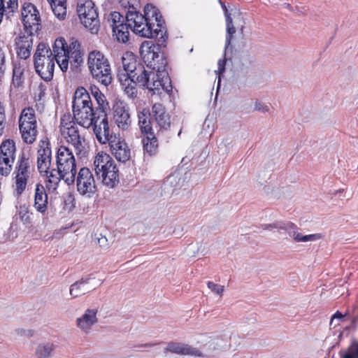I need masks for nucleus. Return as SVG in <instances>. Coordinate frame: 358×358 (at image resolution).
<instances>
[{
    "label": "nucleus",
    "mask_w": 358,
    "mask_h": 358,
    "mask_svg": "<svg viewBox=\"0 0 358 358\" xmlns=\"http://www.w3.org/2000/svg\"><path fill=\"white\" fill-rule=\"evenodd\" d=\"M107 142L109 143L111 153L114 155L115 159L121 162H127L131 157V150L128 145L120 138L116 139L115 137L112 136V133L110 131V137Z\"/></svg>",
    "instance_id": "f3484780"
},
{
    "label": "nucleus",
    "mask_w": 358,
    "mask_h": 358,
    "mask_svg": "<svg viewBox=\"0 0 358 358\" xmlns=\"http://www.w3.org/2000/svg\"><path fill=\"white\" fill-rule=\"evenodd\" d=\"M5 53V47L0 44V78L3 76L6 68Z\"/></svg>",
    "instance_id": "79ce46f5"
},
{
    "label": "nucleus",
    "mask_w": 358,
    "mask_h": 358,
    "mask_svg": "<svg viewBox=\"0 0 358 358\" xmlns=\"http://www.w3.org/2000/svg\"><path fill=\"white\" fill-rule=\"evenodd\" d=\"M57 168L68 176L66 183L69 185L75 182L77 173L76 164L72 151L66 146H60L57 153Z\"/></svg>",
    "instance_id": "1a4fd4ad"
},
{
    "label": "nucleus",
    "mask_w": 358,
    "mask_h": 358,
    "mask_svg": "<svg viewBox=\"0 0 358 358\" xmlns=\"http://www.w3.org/2000/svg\"><path fill=\"white\" fill-rule=\"evenodd\" d=\"M181 131H182V130L180 129V131L178 132V136H180Z\"/></svg>",
    "instance_id": "680f3d73"
},
{
    "label": "nucleus",
    "mask_w": 358,
    "mask_h": 358,
    "mask_svg": "<svg viewBox=\"0 0 358 358\" xmlns=\"http://www.w3.org/2000/svg\"><path fill=\"white\" fill-rule=\"evenodd\" d=\"M194 248V245H189V248L190 249V248Z\"/></svg>",
    "instance_id": "e2e57ef3"
},
{
    "label": "nucleus",
    "mask_w": 358,
    "mask_h": 358,
    "mask_svg": "<svg viewBox=\"0 0 358 358\" xmlns=\"http://www.w3.org/2000/svg\"><path fill=\"white\" fill-rule=\"evenodd\" d=\"M3 6H6V10H8L9 12L14 13L18 8L17 0H2Z\"/></svg>",
    "instance_id": "c03bdc74"
},
{
    "label": "nucleus",
    "mask_w": 358,
    "mask_h": 358,
    "mask_svg": "<svg viewBox=\"0 0 358 358\" xmlns=\"http://www.w3.org/2000/svg\"><path fill=\"white\" fill-rule=\"evenodd\" d=\"M131 73L124 71L123 70L122 71H119L117 77L121 85H125L127 83H131V81H136V78L134 77H131Z\"/></svg>",
    "instance_id": "a19ab883"
},
{
    "label": "nucleus",
    "mask_w": 358,
    "mask_h": 358,
    "mask_svg": "<svg viewBox=\"0 0 358 358\" xmlns=\"http://www.w3.org/2000/svg\"><path fill=\"white\" fill-rule=\"evenodd\" d=\"M90 91L96 101L97 107L96 108V115L98 117H103V129L104 134H108V121L107 117V111L109 109L108 103L106 100L105 95L101 92L99 88L96 85H91L90 87Z\"/></svg>",
    "instance_id": "4468645a"
},
{
    "label": "nucleus",
    "mask_w": 358,
    "mask_h": 358,
    "mask_svg": "<svg viewBox=\"0 0 358 358\" xmlns=\"http://www.w3.org/2000/svg\"><path fill=\"white\" fill-rule=\"evenodd\" d=\"M225 16H226V41H225V52L229 49L231 45L232 38L234 37V34L236 33V29L232 22V18L230 16V14L228 13L227 10H225Z\"/></svg>",
    "instance_id": "2f4dec72"
},
{
    "label": "nucleus",
    "mask_w": 358,
    "mask_h": 358,
    "mask_svg": "<svg viewBox=\"0 0 358 358\" xmlns=\"http://www.w3.org/2000/svg\"><path fill=\"white\" fill-rule=\"evenodd\" d=\"M344 317V315H343L341 312L339 311H337L335 314H334L331 318V321H330V326H332L334 325V320H341Z\"/></svg>",
    "instance_id": "864d4df0"
},
{
    "label": "nucleus",
    "mask_w": 358,
    "mask_h": 358,
    "mask_svg": "<svg viewBox=\"0 0 358 358\" xmlns=\"http://www.w3.org/2000/svg\"><path fill=\"white\" fill-rule=\"evenodd\" d=\"M356 351H357V357H358V346H357V348Z\"/></svg>",
    "instance_id": "0e129e2a"
},
{
    "label": "nucleus",
    "mask_w": 358,
    "mask_h": 358,
    "mask_svg": "<svg viewBox=\"0 0 358 358\" xmlns=\"http://www.w3.org/2000/svg\"><path fill=\"white\" fill-rule=\"evenodd\" d=\"M338 324V323H336V321L334 320V324L331 327H336Z\"/></svg>",
    "instance_id": "bf43d9fd"
},
{
    "label": "nucleus",
    "mask_w": 358,
    "mask_h": 358,
    "mask_svg": "<svg viewBox=\"0 0 358 358\" xmlns=\"http://www.w3.org/2000/svg\"><path fill=\"white\" fill-rule=\"evenodd\" d=\"M281 229L286 231L289 236L293 238L295 234L298 231L299 228L292 222H282Z\"/></svg>",
    "instance_id": "ea45409f"
},
{
    "label": "nucleus",
    "mask_w": 358,
    "mask_h": 358,
    "mask_svg": "<svg viewBox=\"0 0 358 358\" xmlns=\"http://www.w3.org/2000/svg\"><path fill=\"white\" fill-rule=\"evenodd\" d=\"M87 66L93 79L107 87L113 80L110 62L105 55L98 50L88 54Z\"/></svg>",
    "instance_id": "39448f33"
},
{
    "label": "nucleus",
    "mask_w": 358,
    "mask_h": 358,
    "mask_svg": "<svg viewBox=\"0 0 358 358\" xmlns=\"http://www.w3.org/2000/svg\"><path fill=\"white\" fill-rule=\"evenodd\" d=\"M84 52L80 50V43L71 38L67 43L62 38L55 40L52 51L45 43L38 45L34 57V68L36 73L42 79L49 81L52 79L55 69V61L57 62L60 69L66 72L69 66V59H73L76 66L83 63Z\"/></svg>",
    "instance_id": "f257e3e1"
},
{
    "label": "nucleus",
    "mask_w": 358,
    "mask_h": 358,
    "mask_svg": "<svg viewBox=\"0 0 358 358\" xmlns=\"http://www.w3.org/2000/svg\"><path fill=\"white\" fill-rule=\"evenodd\" d=\"M95 173L103 185L113 187L119 182V170L113 158L105 152H99L94 160Z\"/></svg>",
    "instance_id": "423d86ee"
},
{
    "label": "nucleus",
    "mask_w": 358,
    "mask_h": 358,
    "mask_svg": "<svg viewBox=\"0 0 358 358\" xmlns=\"http://www.w3.org/2000/svg\"><path fill=\"white\" fill-rule=\"evenodd\" d=\"M92 106V103L89 92L84 87L78 88L74 93L73 108Z\"/></svg>",
    "instance_id": "393cba45"
},
{
    "label": "nucleus",
    "mask_w": 358,
    "mask_h": 358,
    "mask_svg": "<svg viewBox=\"0 0 358 358\" xmlns=\"http://www.w3.org/2000/svg\"><path fill=\"white\" fill-rule=\"evenodd\" d=\"M254 109L262 113H266L268 111L269 108L268 106H267L266 103L259 101H256L255 103Z\"/></svg>",
    "instance_id": "09e8293b"
},
{
    "label": "nucleus",
    "mask_w": 358,
    "mask_h": 358,
    "mask_svg": "<svg viewBox=\"0 0 358 358\" xmlns=\"http://www.w3.org/2000/svg\"><path fill=\"white\" fill-rule=\"evenodd\" d=\"M48 176V184L47 187L49 189L55 190L59 182L61 180H64L66 182V178H68V176L66 174H64V172H62L59 171L58 168L57 169H50L48 170V173L46 174Z\"/></svg>",
    "instance_id": "a878e982"
},
{
    "label": "nucleus",
    "mask_w": 358,
    "mask_h": 358,
    "mask_svg": "<svg viewBox=\"0 0 358 358\" xmlns=\"http://www.w3.org/2000/svg\"><path fill=\"white\" fill-rule=\"evenodd\" d=\"M124 20L125 17L116 11L112 12L108 17V22L112 27V30L118 28V24H125Z\"/></svg>",
    "instance_id": "c9c22d12"
},
{
    "label": "nucleus",
    "mask_w": 358,
    "mask_h": 358,
    "mask_svg": "<svg viewBox=\"0 0 358 358\" xmlns=\"http://www.w3.org/2000/svg\"><path fill=\"white\" fill-rule=\"evenodd\" d=\"M152 62L147 65H138L136 82L139 86L146 87L152 94H161L172 91L171 78L166 71L167 60L162 55H155L154 50H150Z\"/></svg>",
    "instance_id": "f03ea898"
},
{
    "label": "nucleus",
    "mask_w": 358,
    "mask_h": 358,
    "mask_svg": "<svg viewBox=\"0 0 358 358\" xmlns=\"http://www.w3.org/2000/svg\"><path fill=\"white\" fill-rule=\"evenodd\" d=\"M124 0H122V1H121V2H122V5L124 4Z\"/></svg>",
    "instance_id": "69168bd1"
},
{
    "label": "nucleus",
    "mask_w": 358,
    "mask_h": 358,
    "mask_svg": "<svg viewBox=\"0 0 358 358\" xmlns=\"http://www.w3.org/2000/svg\"><path fill=\"white\" fill-rule=\"evenodd\" d=\"M92 281L93 279L92 278L81 279L76 281L71 285L70 294L73 298H77L91 292L95 289L96 285Z\"/></svg>",
    "instance_id": "4be33fe9"
},
{
    "label": "nucleus",
    "mask_w": 358,
    "mask_h": 358,
    "mask_svg": "<svg viewBox=\"0 0 358 358\" xmlns=\"http://www.w3.org/2000/svg\"><path fill=\"white\" fill-rule=\"evenodd\" d=\"M52 151L48 143L43 142L38 150L37 166L41 173H48L50 169Z\"/></svg>",
    "instance_id": "aec40b11"
},
{
    "label": "nucleus",
    "mask_w": 358,
    "mask_h": 358,
    "mask_svg": "<svg viewBox=\"0 0 358 358\" xmlns=\"http://www.w3.org/2000/svg\"><path fill=\"white\" fill-rule=\"evenodd\" d=\"M322 238V235L320 234H315L310 235H303L299 231L295 234L294 237L292 238L296 242H308V241H315Z\"/></svg>",
    "instance_id": "e433bc0d"
},
{
    "label": "nucleus",
    "mask_w": 358,
    "mask_h": 358,
    "mask_svg": "<svg viewBox=\"0 0 358 358\" xmlns=\"http://www.w3.org/2000/svg\"><path fill=\"white\" fill-rule=\"evenodd\" d=\"M149 45V43L145 42V43H143L141 48H144L145 47V45Z\"/></svg>",
    "instance_id": "13d9d810"
},
{
    "label": "nucleus",
    "mask_w": 358,
    "mask_h": 358,
    "mask_svg": "<svg viewBox=\"0 0 358 358\" xmlns=\"http://www.w3.org/2000/svg\"><path fill=\"white\" fill-rule=\"evenodd\" d=\"M98 243L103 249L108 248V241L106 236H101L100 238H98Z\"/></svg>",
    "instance_id": "3c124183"
},
{
    "label": "nucleus",
    "mask_w": 358,
    "mask_h": 358,
    "mask_svg": "<svg viewBox=\"0 0 358 358\" xmlns=\"http://www.w3.org/2000/svg\"><path fill=\"white\" fill-rule=\"evenodd\" d=\"M20 131L23 141L27 144L33 143L37 136L36 124L20 126Z\"/></svg>",
    "instance_id": "cd10ccee"
},
{
    "label": "nucleus",
    "mask_w": 358,
    "mask_h": 358,
    "mask_svg": "<svg viewBox=\"0 0 358 358\" xmlns=\"http://www.w3.org/2000/svg\"><path fill=\"white\" fill-rule=\"evenodd\" d=\"M60 131L66 142L73 147L76 155H80L84 149L85 139L80 136L78 127L70 114H64L62 117Z\"/></svg>",
    "instance_id": "0eeeda50"
},
{
    "label": "nucleus",
    "mask_w": 358,
    "mask_h": 358,
    "mask_svg": "<svg viewBox=\"0 0 358 358\" xmlns=\"http://www.w3.org/2000/svg\"><path fill=\"white\" fill-rule=\"evenodd\" d=\"M357 320H358V317H357L354 318V319H353V320H352V322H355V321H357Z\"/></svg>",
    "instance_id": "052dcab7"
},
{
    "label": "nucleus",
    "mask_w": 358,
    "mask_h": 358,
    "mask_svg": "<svg viewBox=\"0 0 358 358\" xmlns=\"http://www.w3.org/2000/svg\"><path fill=\"white\" fill-rule=\"evenodd\" d=\"M127 26L136 34L144 38H164V21L157 7L148 4L142 15L134 6L129 7L125 14Z\"/></svg>",
    "instance_id": "7ed1b4c3"
},
{
    "label": "nucleus",
    "mask_w": 358,
    "mask_h": 358,
    "mask_svg": "<svg viewBox=\"0 0 358 358\" xmlns=\"http://www.w3.org/2000/svg\"><path fill=\"white\" fill-rule=\"evenodd\" d=\"M17 334L21 336H27L28 337L31 336L33 335V332L31 330H24V329H18Z\"/></svg>",
    "instance_id": "5fc2aeb1"
},
{
    "label": "nucleus",
    "mask_w": 358,
    "mask_h": 358,
    "mask_svg": "<svg viewBox=\"0 0 358 358\" xmlns=\"http://www.w3.org/2000/svg\"><path fill=\"white\" fill-rule=\"evenodd\" d=\"M77 14L81 23L92 34H96L99 29L97 10L92 0H78Z\"/></svg>",
    "instance_id": "6e6552de"
},
{
    "label": "nucleus",
    "mask_w": 358,
    "mask_h": 358,
    "mask_svg": "<svg viewBox=\"0 0 358 358\" xmlns=\"http://www.w3.org/2000/svg\"><path fill=\"white\" fill-rule=\"evenodd\" d=\"M48 195L44 187L37 184L35 189L34 207L40 213H44L47 209Z\"/></svg>",
    "instance_id": "b1692460"
},
{
    "label": "nucleus",
    "mask_w": 358,
    "mask_h": 358,
    "mask_svg": "<svg viewBox=\"0 0 358 358\" xmlns=\"http://www.w3.org/2000/svg\"><path fill=\"white\" fill-rule=\"evenodd\" d=\"M151 113L147 108H143L138 114V126L141 132L146 135L154 134L151 123Z\"/></svg>",
    "instance_id": "5701e85b"
},
{
    "label": "nucleus",
    "mask_w": 358,
    "mask_h": 358,
    "mask_svg": "<svg viewBox=\"0 0 358 358\" xmlns=\"http://www.w3.org/2000/svg\"><path fill=\"white\" fill-rule=\"evenodd\" d=\"M129 29L130 28L125 22V24H118V28L113 30V36H115L118 42L125 43L129 41Z\"/></svg>",
    "instance_id": "473e14b6"
},
{
    "label": "nucleus",
    "mask_w": 358,
    "mask_h": 358,
    "mask_svg": "<svg viewBox=\"0 0 358 358\" xmlns=\"http://www.w3.org/2000/svg\"><path fill=\"white\" fill-rule=\"evenodd\" d=\"M73 117L77 124L84 128H89L93 126L94 132L97 140L104 144L110 137V127H108V134L103 133V117H98L96 115V108L93 106L78 107L73 108Z\"/></svg>",
    "instance_id": "20e7f679"
},
{
    "label": "nucleus",
    "mask_w": 358,
    "mask_h": 358,
    "mask_svg": "<svg viewBox=\"0 0 358 358\" xmlns=\"http://www.w3.org/2000/svg\"><path fill=\"white\" fill-rule=\"evenodd\" d=\"M62 2H49L52 12L59 20L64 19L66 15V0Z\"/></svg>",
    "instance_id": "72a5a7b5"
},
{
    "label": "nucleus",
    "mask_w": 358,
    "mask_h": 358,
    "mask_svg": "<svg viewBox=\"0 0 358 358\" xmlns=\"http://www.w3.org/2000/svg\"><path fill=\"white\" fill-rule=\"evenodd\" d=\"M283 6H284L285 8H287V9H289V10H291V11H293V10H293V8H292V7L291 6V5H290L289 3H283Z\"/></svg>",
    "instance_id": "4d7b16f0"
},
{
    "label": "nucleus",
    "mask_w": 358,
    "mask_h": 358,
    "mask_svg": "<svg viewBox=\"0 0 358 358\" xmlns=\"http://www.w3.org/2000/svg\"><path fill=\"white\" fill-rule=\"evenodd\" d=\"M225 141H226V142L222 141V142L220 144V145H219V148H220V150H221V149H222V146L223 145H224L225 147H227V145H226V143H228V145H229V144H230V142L229 141V140H228V139H227ZM224 152H225L226 153H227V152H229V148H226L224 149Z\"/></svg>",
    "instance_id": "6e6d98bb"
},
{
    "label": "nucleus",
    "mask_w": 358,
    "mask_h": 358,
    "mask_svg": "<svg viewBox=\"0 0 358 358\" xmlns=\"http://www.w3.org/2000/svg\"><path fill=\"white\" fill-rule=\"evenodd\" d=\"M98 310L96 308H87L83 314L76 318L77 327L83 333L89 334L93 327L98 322Z\"/></svg>",
    "instance_id": "a211bd4d"
},
{
    "label": "nucleus",
    "mask_w": 358,
    "mask_h": 358,
    "mask_svg": "<svg viewBox=\"0 0 358 358\" xmlns=\"http://www.w3.org/2000/svg\"><path fill=\"white\" fill-rule=\"evenodd\" d=\"M22 75V71L20 66L13 68V80H20Z\"/></svg>",
    "instance_id": "8fccbe9b"
},
{
    "label": "nucleus",
    "mask_w": 358,
    "mask_h": 358,
    "mask_svg": "<svg viewBox=\"0 0 358 358\" xmlns=\"http://www.w3.org/2000/svg\"><path fill=\"white\" fill-rule=\"evenodd\" d=\"M22 22L26 31L37 32L40 29L39 12L31 3H25L22 10Z\"/></svg>",
    "instance_id": "ddd939ff"
},
{
    "label": "nucleus",
    "mask_w": 358,
    "mask_h": 358,
    "mask_svg": "<svg viewBox=\"0 0 358 358\" xmlns=\"http://www.w3.org/2000/svg\"><path fill=\"white\" fill-rule=\"evenodd\" d=\"M357 346L358 343L351 345L349 352L344 353L341 358H358L356 351Z\"/></svg>",
    "instance_id": "49530a36"
},
{
    "label": "nucleus",
    "mask_w": 358,
    "mask_h": 358,
    "mask_svg": "<svg viewBox=\"0 0 358 358\" xmlns=\"http://www.w3.org/2000/svg\"><path fill=\"white\" fill-rule=\"evenodd\" d=\"M151 115L154 117L159 131L166 130L171 125L170 116L165 107L161 103H155L152 107Z\"/></svg>",
    "instance_id": "6ab92c4d"
},
{
    "label": "nucleus",
    "mask_w": 358,
    "mask_h": 358,
    "mask_svg": "<svg viewBox=\"0 0 358 358\" xmlns=\"http://www.w3.org/2000/svg\"><path fill=\"white\" fill-rule=\"evenodd\" d=\"M6 114H5V107L0 102V135H1L3 132V129L6 127Z\"/></svg>",
    "instance_id": "a18cd8bd"
},
{
    "label": "nucleus",
    "mask_w": 358,
    "mask_h": 358,
    "mask_svg": "<svg viewBox=\"0 0 358 358\" xmlns=\"http://www.w3.org/2000/svg\"><path fill=\"white\" fill-rule=\"evenodd\" d=\"M143 145L144 151L149 155L151 156L156 154L158 149V141L155 134L147 135L143 139Z\"/></svg>",
    "instance_id": "c756f323"
},
{
    "label": "nucleus",
    "mask_w": 358,
    "mask_h": 358,
    "mask_svg": "<svg viewBox=\"0 0 358 358\" xmlns=\"http://www.w3.org/2000/svg\"><path fill=\"white\" fill-rule=\"evenodd\" d=\"M180 177L178 172L170 174L164 181L163 190L167 193H172L180 185Z\"/></svg>",
    "instance_id": "c85d7f7f"
},
{
    "label": "nucleus",
    "mask_w": 358,
    "mask_h": 358,
    "mask_svg": "<svg viewBox=\"0 0 358 358\" xmlns=\"http://www.w3.org/2000/svg\"><path fill=\"white\" fill-rule=\"evenodd\" d=\"M17 215L19 216L20 220L24 224H29L31 223V217L29 214L28 207L26 205H20L18 207Z\"/></svg>",
    "instance_id": "4c0bfd02"
},
{
    "label": "nucleus",
    "mask_w": 358,
    "mask_h": 358,
    "mask_svg": "<svg viewBox=\"0 0 358 358\" xmlns=\"http://www.w3.org/2000/svg\"><path fill=\"white\" fill-rule=\"evenodd\" d=\"M15 146L12 140H6L0 145V173L8 176L15 160Z\"/></svg>",
    "instance_id": "f8f14e48"
},
{
    "label": "nucleus",
    "mask_w": 358,
    "mask_h": 358,
    "mask_svg": "<svg viewBox=\"0 0 358 358\" xmlns=\"http://www.w3.org/2000/svg\"><path fill=\"white\" fill-rule=\"evenodd\" d=\"M36 124L34 110L32 108H26L22 110L19 118V127Z\"/></svg>",
    "instance_id": "7c9ffc66"
},
{
    "label": "nucleus",
    "mask_w": 358,
    "mask_h": 358,
    "mask_svg": "<svg viewBox=\"0 0 358 358\" xmlns=\"http://www.w3.org/2000/svg\"><path fill=\"white\" fill-rule=\"evenodd\" d=\"M164 352H170L181 355H191L194 357L202 356L199 350L192 348L187 344L176 342L169 343L164 349Z\"/></svg>",
    "instance_id": "412c9836"
},
{
    "label": "nucleus",
    "mask_w": 358,
    "mask_h": 358,
    "mask_svg": "<svg viewBox=\"0 0 358 358\" xmlns=\"http://www.w3.org/2000/svg\"><path fill=\"white\" fill-rule=\"evenodd\" d=\"M137 82L135 80L131 81V83H127L125 85H121L124 92L127 94L128 97L133 99L137 96V90L136 85Z\"/></svg>",
    "instance_id": "58836bf2"
},
{
    "label": "nucleus",
    "mask_w": 358,
    "mask_h": 358,
    "mask_svg": "<svg viewBox=\"0 0 358 358\" xmlns=\"http://www.w3.org/2000/svg\"><path fill=\"white\" fill-rule=\"evenodd\" d=\"M225 64H226V59L225 58H224L223 59H219L218 62H217V65H218V73L219 74H222L224 73V70H225Z\"/></svg>",
    "instance_id": "603ef678"
},
{
    "label": "nucleus",
    "mask_w": 358,
    "mask_h": 358,
    "mask_svg": "<svg viewBox=\"0 0 358 358\" xmlns=\"http://www.w3.org/2000/svg\"><path fill=\"white\" fill-rule=\"evenodd\" d=\"M54 350V345L50 343L39 344L36 350V356L38 358H49Z\"/></svg>",
    "instance_id": "f704fd0d"
},
{
    "label": "nucleus",
    "mask_w": 358,
    "mask_h": 358,
    "mask_svg": "<svg viewBox=\"0 0 358 358\" xmlns=\"http://www.w3.org/2000/svg\"><path fill=\"white\" fill-rule=\"evenodd\" d=\"M282 222H275L272 224H263L262 228L264 230L272 231L273 229H281Z\"/></svg>",
    "instance_id": "de8ad7c7"
},
{
    "label": "nucleus",
    "mask_w": 358,
    "mask_h": 358,
    "mask_svg": "<svg viewBox=\"0 0 358 358\" xmlns=\"http://www.w3.org/2000/svg\"><path fill=\"white\" fill-rule=\"evenodd\" d=\"M75 181L77 191L83 196L90 198L96 192L94 176L87 167H83L79 170Z\"/></svg>",
    "instance_id": "9b49d317"
},
{
    "label": "nucleus",
    "mask_w": 358,
    "mask_h": 358,
    "mask_svg": "<svg viewBox=\"0 0 358 358\" xmlns=\"http://www.w3.org/2000/svg\"><path fill=\"white\" fill-rule=\"evenodd\" d=\"M113 119L117 127L128 130L131 125V119L128 105L122 101H116L113 106Z\"/></svg>",
    "instance_id": "2eb2a0df"
},
{
    "label": "nucleus",
    "mask_w": 358,
    "mask_h": 358,
    "mask_svg": "<svg viewBox=\"0 0 358 358\" xmlns=\"http://www.w3.org/2000/svg\"><path fill=\"white\" fill-rule=\"evenodd\" d=\"M32 160L25 154H22L17 161L15 171V185L17 194H21L26 188L27 180L30 176L33 168Z\"/></svg>",
    "instance_id": "9d476101"
},
{
    "label": "nucleus",
    "mask_w": 358,
    "mask_h": 358,
    "mask_svg": "<svg viewBox=\"0 0 358 358\" xmlns=\"http://www.w3.org/2000/svg\"><path fill=\"white\" fill-rule=\"evenodd\" d=\"M34 32L26 31L20 33L15 38V46L17 56L26 59L29 57L33 48Z\"/></svg>",
    "instance_id": "dca6fc26"
},
{
    "label": "nucleus",
    "mask_w": 358,
    "mask_h": 358,
    "mask_svg": "<svg viewBox=\"0 0 358 358\" xmlns=\"http://www.w3.org/2000/svg\"><path fill=\"white\" fill-rule=\"evenodd\" d=\"M122 64L123 71L131 73V77H136L137 75V69L138 65L141 64H137L136 59L134 55L131 53L127 52L122 57Z\"/></svg>",
    "instance_id": "bb28decb"
},
{
    "label": "nucleus",
    "mask_w": 358,
    "mask_h": 358,
    "mask_svg": "<svg viewBox=\"0 0 358 358\" xmlns=\"http://www.w3.org/2000/svg\"><path fill=\"white\" fill-rule=\"evenodd\" d=\"M208 287L215 294L222 296L224 290V287L218 284H215L211 281L207 283Z\"/></svg>",
    "instance_id": "37998d69"
}]
</instances>
